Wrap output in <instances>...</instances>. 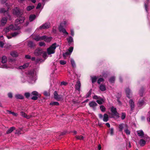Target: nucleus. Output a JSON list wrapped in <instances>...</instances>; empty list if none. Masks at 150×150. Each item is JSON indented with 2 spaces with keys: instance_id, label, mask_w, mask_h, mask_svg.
Listing matches in <instances>:
<instances>
[{
  "instance_id": "nucleus-17",
  "label": "nucleus",
  "mask_w": 150,
  "mask_h": 150,
  "mask_svg": "<svg viewBox=\"0 0 150 150\" xmlns=\"http://www.w3.org/2000/svg\"><path fill=\"white\" fill-rule=\"evenodd\" d=\"M45 38V36L44 35L42 36H36L34 39L36 41H38L43 40Z\"/></svg>"
},
{
  "instance_id": "nucleus-52",
  "label": "nucleus",
  "mask_w": 150,
  "mask_h": 150,
  "mask_svg": "<svg viewBox=\"0 0 150 150\" xmlns=\"http://www.w3.org/2000/svg\"><path fill=\"white\" fill-rule=\"evenodd\" d=\"M24 95L26 98H28L30 96V94L29 93L26 92L25 93Z\"/></svg>"
},
{
  "instance_id": "nucleus-19",
  "label": "nucleus",
  "mask_w": 150,
  "mask_h": 150,
  "mask_svg": "<svg viewBox=\"0 0 150 150\" xmlns=\"http://www.w3.org/2000/svg\"><path fill=\"white\" fill-rule=\"evenodd\" d=\"M8 19V17L6 16L2 18L1 22L2 25H4L6 23Z\"/></svg>"
},
{
  "instance_id": "nucleus-9",
  "label": "nucleus",
  "mask_w": 150,
  "mask_h": 150,
  "mask_svg": "<svg viewBox=\"0 0 150 150\" xmlns=\"http://www.w3.org/2000/svg\"><path fill=\"white\" fill-rule=\"evenodd\" d=\"M0 13H4V15H7V16L8 17H10V16L9 14L8 10L6 11L4 8H2L0 9Z\"/></svg>"
},
{
  "instance_id": "nucleus-45",
  "label": "nucleus",
  "mask_w": 150,
  "mask_h": 150,
  "mask_svg": "<svg viewBox=\"0 0 150 150\" xmlns=\"http://www.w3.org/2000/svg\"><path fill=\"white\" fill-rule=\"evenodd\" d=\"M100 109L102 112H105V111L106 108L103 105H102L100 106Z\"/></svg>"
},
{
  "instance_id": "nucleus-23",
  "label": "nucleus",
  "mask_w": 150,
  "mask_h": 150,
  "mask_svg": "<svg viewBox=\"0 0 150 150\" xmlns=\"http://www.w3.org/2000/svg\"><path fill=\"white\" fill-rule=\"evenodd\" d=\"M146 142L145 140L141 139L139 141V143L141 146H143L145 145Z\"/></svg>"
},
{
  "instance_id": "nucleus-44",
  "label": "nucleus",
  "mask_w": 150,
  "mask_h": 150,
  "mask_svg": "<svg viewBox=\"0 0 150 150\" xmlns=\"http://www.w3.org/2000/svg\"><path fill=\"white\" fill-rule=\"evenodd\" d=\"M124 124H121L119 125L118 127L120 131L121 132L122 131L124 127Z\"/></svg>"
},
{
  "instance_id": "nucleus-8",
  "label": "nucleus",
  "mask_w": 150,
  "mask_h": 150,
  "mask_svg": "<svg viewBox=\"0 0 150 150\" xmlns=\"http://www.w3.org/2000/svg\"><path fill=\"white\" fill-rule=\"evenodd\" d=\"M89 105L90 107L92 108L94 110H95L96 109V107L97 105V104L94 101H91L89 103Z\"/></svg>"
},
{
  "instance_id": "nucleus-13",
  "label": "nucleus",
  "mask_w": 150,
  "mask_h": 150,
  "mask_svg": "<svg viewBox=\"0 0 150 150\" xmlns=\"http://www.w3.org/2000/svg\"><path fill=\"white\" fill-rule=\"evenodd\" d=\"M81 87V83L79 80H78L76 82L75 85L76 89L79 91H80V88Z\"/></svg>"
},
{
  "instance_id": "nucleus-48",
  "label": "nucleus",
  "mask_w": 150,
  "mask_h": 150,
  "mask_svg": "<svg viewBox=\"0 0 150 150\" xmlns=\"http://www.w3.org/2000/svg\"><path fill=\"white\" fill-rule=\"evenodd\" d=\"M31 94L32 95L34 96H38V93L35 91H33L32 93Z\"/></svg>"
},
{
  "instance_id": "nucleus-7",
  "label": "nucleus",
  "mask_w": 150,
  "mask_h": 150,
  "mask_svg": "<svg viewBox=\"0 0 150 150\" xmlns=\"http://www.w3.org/2000/svg\"><path fill=\"white\" fill-rule=\"evenodd\" d=\"M13 14L17 16H19L22 14L19 9L18 7H16L13 10Z\"/></svg>"
},
{
  "instance_id": "nucleus-35",
  "label": "nucleus",
  "mask_w": 150,
  "mask_h": 150,
  "mask_svg": "<svg viewBox=\"0 0 150 150\" xmlns=\"http://www.w3.org/2000/svg\"><path fill=\"white\" fill-rule=\"evenodd\" d=\"M126 129L125 130L124 132L127 135H129L130 134V131L128 129V127L127 125H125Z\"/></svg>"
},
{
  "instance_id": "nucleus-3",
  "label": "nucleus",
  "mask_w": 150,
  "mask_h": 150,
  "mask_svg": "<svg viewBox=\"0 0 150 150\" xmlns=\"http://www.w3.org/2000/svg\"><path fill=\"white\" fill-rule=\"evenodd\" d=\"M57 44L55 43L53 44L49 47L47 49V52L48 54L50 55L54 53L57 47Z\"/></svg>"
},
{
  "instance_id": "nucleus-39",
  "label": "nucleus",
  "mask_w": 150,
  "mask_h": 150,
  "mask_svg": "<svg viewBox=\"0 0 150 150\" xmlns=\"http://www.w3.org/2000/svg\"><path fill=\"white\" fill-rule=\"evenodd\" d=\"M115 77L114 76H112L110 78L109 81L111 83H113L114 82Z\"/></svg>"
},
{
  "instance_id": "nucleus-26",
  "label": "nucleus",
  "mask_w": 150,
  "mask_h": 150,
  "mask_svg": "<svg viewBox=\"0 0 150 150\" xmlns=\"http://www.w3.org/2000/svg\"><path fill=\"white\" fill-rule=\"evenodd\" d=\"M100 89L102 91H104L106 90V88L105 85L101 84L99 86Z\"/></svg>"
},
{
  "instance_id": "nucleus-6",
  "label": "nucleus",
  "mask_w": 150,
  "mask_h": 150,
  "mask_svg": "<svg viewBox=\"0 0 150 150\" xmlns=\"http://www.w3.org/2000/svg\"><path fill=\"white\" fill-rule=\"evenodd\" d=\"M54 98L57 101H60L62 98L61 95H58L57 91H55L54 93Z\"/></svg>"
},
{
  "instance_id": "nucleus-5",
  "label": "nucleus",
  "mask_w": 150,
  "mask_h": 150,
  "mask_svg": "<svg viewBox=\"0 0 150 150\" xmlns=\"http://www.w3.org/2000/svg\"><path fill=\"white\" fill-rule=\"evenodd\" d=\"M110 111L112 113L113 115L115 116L117 118L119 117V114L117 111L116 108L112 106L110 108Z\"/></svg>"
},
{
  "instance_id": "nucleus-49",
  "label": "nucleus",
  "mask_w": 150,
  "mask_h": 150,
  "mask_svg": "<svg viewBox=\"0 0 150 150\" xmlns=\"http://www.w3.org/2000/svg\"><path fill=\"white\" fill-rule=\"evenodd\" d=\"M144 91V88H142L140 90L139 94H140V96H143V93Z\"/></svg>"
},
{
  "instance_id": "nucleus-62",
  "label": "nucleus",
  "mask_w": 150,
  "mask_h": 150,
  "mask_svg": "<svg viewBox=\"0 0 150 150\" xmlns=\"http://www.w3.org/2000/svg\"><path fill=\"white\" fill-rule=\"evenodd\" d=\"M4 45V43L2 41H0V47L3 48Z\"/></svg>"
},
{
  "instance_id": "nucleus-57",
  "label": "nucleus",
  "mask_w": 150,
  "mask_h": 150,
  "mask_svg": "<svg viewBox=\"0 0 150 150\" xmlns=\"http://www.w3.org/2000/svg\"><path fill=\"white\" fill-rule=\"evenodd\" d=\"M39 45L40 46H45V44L44 42H39Z\"/></svg>"
},
{
  "instance_id": "nucleus-54",
  "label": "nucleus",
  "mask_w": 150,
  "mask_h": 150,
  "mask_svg": "<svg viewBox=\"0 0 150 150\" xmlns=\"http://www.w3.org/2000/svg\"><path fill=\"white\" fill-rule=\"evenodd\" d=\"M103 100L101 99V100H96V102L99 104L101 105L102 103V101Z\"/></svg>"
},
{
  "instance_id": "nucleus-4",
  "label": "nucleus",
  "mask_w": 150,
  "mask_h": 150,
  "mask_svg": "<svg viewBox=\"0 0 150 150\" xmlns=\"http://www.w3.org/2000/svg\"><path fill=\"white\" fill-rule=\"evenodd\" d=\"M50 22H46L39 26L38 28H37V29L39 30L42 29H47L50 27Z\"/></svg>"
},
{
  "instance_id": "nucleus-11",
  "label": "nucleus",
  "mask_w": 150,
  "mask_h": 150,
  "mask_svg": "<svg viewBox=\"0 0 150 150\" xmlns=\"http://www.w3.org/2000/svg\"><path fill=\"white\" fill-rule=\"evenodd\" d=\"M20 33V31H18L17 32H15L13 33H12L11 34V36H9L7 35V36L8 39H10L13 37H15Z\"/></svg>"
},
{
  "instance_id": "nucleus-34",
  "label": "nucleus",
  "mask_w": 150,
  "mask_h": 150,
  "mask_svg": "<svg viewBox=\"0 0 150 150\" xmlns=\"http://www.w3.org/2000/svg\"><path fill=\"white\" fill-rule=\"evenodd\" d=\"M7 61V57L5 56H3L2 57L1 62L3 63H5Z\"/></svg>"
},
{
  "instance_id": "nucleus-31",
  "label": "nucleus",
  "mask_w": 150,
  "mask_h": 150,
  "mask_svg": "<svg viewBox=\"0 0 150 150\" xmlns=\"http://www.w3.org/2000/svg\"><path fill=\"white\" fill-rule=\"evenodd\" d=\"M70 62L72 67L73 68L76 67V65L74 60L71 58L70 59Z\"/></svg>"
},
{
  "instance_id": "nucleus-30",
  "label": "nucleus",
  "mask_w": 150,
  "mask_h": 150,
  "mask_svg": "<svg viewBox=\"0 0 150 150\" xmlns=\"http://www.w3.org/2000/svg\"><path fill=\"white\" fill-rule=\"evenodd\" d=\"M145 104V102L143 100L139 101L138 103V105L139 107H141Z\"/></svg>"
},
{
  "instance_id": "nucleus-51",
  "label": "nucleus",
  "mask_w": 150,
  "mask_h": 150,
  "mask_svg": "<svg viewBox=\"0 0 150 150\" xmlns=\"http://www.w3.org/2000/svg\"><path fill=\"white\" fill-rule=\"evenodd\" d=\"M117 101L118 102V104L120 105H122V103L121 102V101H120V97H117Z\"/></svg>"
},
{
  "instance_id": "nucleus-2",
  "label": "nucleus",
  "mask_w": 150,
  "mask_h": 150,
  "mask_svg": "<svg viewBox=\"0 0 150 150\" xmlns=\"http://www.w3.org/2000/svg\"><path fill=\"white\" fill-rule=\"evenodd\" d=\"M27 77L28 81L32 84L35 83L37 79L36 75L34 70L28 71Z\"/></svg>"
},
{
  "instance_id": "nucleus-16",
  "label": "nucleus",
  "mask_w": 150,
  "mask_h": 150,
  "mask_svg": "<svg viewBox=\"0 0 150 150\" xmlns=\"http://www.w3.org/2000/svg\"><path fill=\"white\" fill-rule=\"evenodd\" d=\"M67 40L69 45H72V44H73V43H72L74 42L73 39L72 37L69 36L68 38L67 39Z\"/></svg>"
},
{
  "instance_id": "nucleus-55",
  "label": "nucleus",
  "mask_w": 150,
  "mask_h": 150,
  "mask_svg": "<svg viewBox=\"0 0 150 150\" xmlns=\"http://www.w3.org/2000/svg\"><path fill=\"white\" fill-rule=\"evenodd\" d=\"M59 63L61 65H64L66 64V62L63 60H61L59 61Z\"/></svg>"
},
{
  "instance_id": "nucleus-59",
  "label": "nucleus",
  "mask_w": 150,
  "mask_h": 150,
  "mask_svg": "<svg viewBox=\"0 0 150 150\" xmlns=\"http://www.w3.org/2000/svg\"><path fill=\"white\" fill-rule=\"evenodd\" d=\"M73 47H70L68 49V51L69 52L71 53L73 51Z\"/></svg>"
},
{
  "instance_id": "nucleus-1",
  "label": "nucleus",
  "mask_w": 150,
  "mask_h": 150,
  "mask_svg": "<svg viewBox=\"0 0 150 150\" xmlns=\"http://www.w3.org/2000/svg\"><path fill=\"white\" fill-rule=\"evenodd\" d=\"M24 20V18L22 16H20L15 21L14 25L11 24L8 27L5 29L4 31L6 33L8 32L10 30H17L20 28V27L19 25L23 22Z\"/></svg>"
},
{
  "instance_id": "nucleus-43",
  "label": "nucleus",
  "mask_w": 150,
  "mask_h": 150,
  "mask_svg": "<svg viewBox=\"0 0 150 150\" xmlns=\"http://www.w3.org/2000/svg\"><path fill=\"white\" fill-rule=\"evenodd\" d=\"M66 23V21H64L60 23L59 26L65 27Z\"/></svg>"
},
{
  "instance_id": "nucleus-60",
  "label": "nucleus",
  "mask_w": 150,
  "mask_h": 150,
  "mask_svg": "<svg viewBox=\"0 0 150 150\" xmlns=\"http://www.w3.org/2000/svg\"><path fill=\"white\" fill-rule=\"evenodd\" d=\"M67 84V83L65 81H63L61 83L60 85L61 86L64 85L66 86Z\"/></svg>"
},
{
  "instance_id": "nucleus-50",
  "label": "nucleus",
  "mask_w": 150,
  "mask_h": 150,
  "mask_svg": "<svg viewBox=\"0 0 150 150\" xmlns=\"http://www.w3.org/2000/svg\"><path fill=\"white\" fill-rule=\"evenodd\" d=\"M126 117V114L124 112H122L121 114V118L122 120H124Z\"/></svg>"
},
{
  "instance_id": "nucleus-24",
  "label": "nucleus",
  "mask_w": 150,
  "mask_h": 150,
  "mask_svg": "<svg viewBox=\"0 0 150 150\" xmlns=\"http://www.w3.org/2000/svg\"><path fill=\"white\" fill-rule=\"evenodd\" d=\"M15 129V127H11L6 131V134H9L12 132Z\"/></svg>"
},
{
  "instance_id": "nucleus-61",
  "label": "nucleus",
  "mask_w": 150,
  "mask_h": 150,
  "mask_svg": "<svg viewBox=\"0 0 150 150\" xmlns=\"http://www.w3.org/2000/svg\"><path fill=\"white\" fill-rule=\"evenodd\" d=\"M38 96H35L32 97L31 99L33 100H37L38 98Z\"/></svg>"
},
{
  "instance_id": "nucleus-58",
  "label": "nucleus",
  "mask_w": 150,
  "mask_h": 150,
  "mask_svg": "<svg viewBox=\"0 0 150 150\" xmlns=\"http://www.w3.org/2000/svg\"><path fill=\"white\" fill-rule=\"evenodd\" d=\"M8 97L10 98H11L13 97V94L11 92L8 93Z\"/></svg>"
},
{
  "instance_id": "nucleus-37",
  "label": "nucleus",
  "mask_w": 150,
  "mask_h": 150,
  "mask_svg": "<svg viewBox=\"0 0 150 150\" xmlns=\"http://www.w3.org/2000/svg\"><path fill=\"white\" fill-rule=\"evenodd\" d=\"M144 139L146 142H149L150 141V138L146 135H145L143 136Z\"/></svg>"
},
{
  "instance_id": "nucleus-56",
  "label": "nucleus",
  "mask_w": 150,
  "mask_h": 150,
  "mask_svg": "<svg viewBox=\"0 0 150 150\" xmlns=\"http://www.w3.org/2000/svg\"><path fill=\"white\" fill-rule=\"evenodd\" d=\"M103 81V79L102 78H100L98 79V84H100V83Z\"/></svg>"
},
{
  "instance_id": "nucleus-32",
  "label": "nucleus",
  "mask_w": 150,
  "mask_h": 150,
  "mask_svg": "<svg viewBox=\"0 0 150 150\" xmlns=\"http://www.w3.org/2000/svg\"><path fill=\"white\" fill-rule=\"evenodd\" d=\"M45 36V38L43 39L45 41L47 42H50L52 40V38L51 37H47L46 35H44Z\"/></svg>"
},
{
  "instance_id": "nucleus-36",
  "label": "nucleus",
  "mask_w": 150,
  "mask_h": 150,
  "mask_svg": "<svg viewBox=\"0 0 150 150\" xmlns=\"http://www.w3.org/2000/svg\"><path fill=\"white\" fill-rule=\"evenodd\" d=\"M76 138L77 139L83 140L84 137L82 135L76 136Z\"/></svg>"
},
{
  "instance_id": "nucleus-40",
  "label": "nucleus",
  "mask_w": 150,
  "mask_h": 150,
  "mask_svg": "<svg viewBox=\"0 0 150 150\" xmlns=\"http://www.w3.org/2000/svg\"><path fill=\"white\" fill-rule=\"evenodd\" d=\"M92 91V89H91L89 90V91L86 94V98H88L89 97L91 96V92Z\"/></svg>"
},
{
  "instance_id": "nucleus-29",
  "label": "nucleus",
  "mask_w": 150,
  "mask_h": 150,
  "mask_svg": "<svg viewBox=\"0 0 150 150\" xmlns=\"http://www.w3.org/2000/svg\"><path fill=\"white\" fill-rule=\"evenodd\" d=\"M36 16L35 15H31L30 16L29 18V20L31 22L33 21L35 18Z\"/></svg>"
},
{
  "instance_id": "nucleus-41",
  "label": "nucleus",
  "mask_w": 150,
  "mask_h": 150,
  "mask_svg": "<svg viewBox=\"0 0 150 150\" xmlns=\"http://www.w3.org/2000/svg\"><path fill=\"white\" fill-rule=\"evenodd\" d=\"M50 105H59V103L57 102H52L50 103Z\"/></svg>"
},
{
  "instance_id": "nucleus-63",
  "label": "nucleus",
  "mask_w": 150,
  "mask_h": 150,
  "mask_svg": "<svg viewBox=\"0 0 150 150\" xmlns=\"http://www.w3.org/2000/svg\"><path fill=\"white\" fill-rule=\"evenodd\" d=\"M1 67L3 68L7 69L8 68V66L6 64L2 65L1 66Z\"/></svg>"
},
{
  "instance_id": "nucleus-10",
  "label": "nucleus",
  "mask_w": 150,
  "mask_h": 150,
  "mask_svg": "<svg viewBox=\"0 0 150 150\" xmlns=\"http://www.w3.org/2000/svg\"><path fill=\"white\" fill-rule=\"evenodd\" d=\"M43 50L41 49H36L34 52V54L36 56L41 55L43 52Z\"/></svg>"
},
{
  "instance_id": "nucleus-15",
  "label": "nucleus",
  "mask_w": 150,
  "mask_h": 150,
  "mask_svg": "<svg viewBox=\"0 0 150 150\" xmlns=\"http://www.w3.org/2000/svg\"><path fill=\"white\" fill-rule=\"evenodd\" d=\"M30 63L27 62L24 64L18 67V69H23L27 68L29 65Z\"/></svg>"
},
{
  "instance_id": "nucleus-33",
  "label": "nucleus",
  "mask_w": 150,
  "mask_h": 150,
  "mask_svg": "<svg viewBox=\"0 0 150 150\" xmlns=\"http://www.w3.org/2000/svg\"><path fill=\"white\" fill-rule=\"evenodd\" d=\"M98 78V77H96V76L91 77V79L92 83H95L97 79Z\"/></svg>"
},
{
  "instance_id": "nucleus-47",
  "label": "nucleus",
  "mask_w": 150,
  "mask_h": 150,
  "mask_svg": "<svg viewBox=\"0 0 150 150\" xmlns=\"http://www.w3.org/2000/svg\"><path fill=\"white\" fill-rule=\"evenodd\" d=\"M109 132L111 135L112 136L114 134V128H111L109 129Z\"/></svg>"
},
{
  "instance_id": "nucleus-20",
  "label": "nucleus",
  "mask_w": 150,
  "mask_h": 150,
  "mask_svg": "<svg viewBox=\"0 0 150 150\" xmlns=\"http://www.w3.org/2000/svg\"><path fill=\"white\" fill-rule=\"evenodd\" d=\"M125 93L127 97L129 98L130 97V94L131 93L130 89L128 88H126L125 89Z\"/></svg>"
},
{
  "instance_id": "nucleus-21",
  "label": "nucleus",
  "mask_w": 150,
  "mask_h": 150,
  "mask_svg": "<svg viewBox=\"0 0 150 150\" xmlns=\"http://www.w3.org/2000/svg\"><path fill=\"white\" fill-rule=\"evenodd\" d=\"M137 134L140 137H143L144 135V133L142 130L137 131Z\"/></svg>"
},
{
  "instance_id": "nucleus-14",
  "label": "nucleus",
  "mask_w": 150,
  "mask_h": 150,
  "mask_svg": "<svg viewBox=\"0 0 150 150\" xmlns=\"http://www.w3.org/2000/svg\"><path fill=\"white\" fill-rule=\"evenodd\" d=\"M129 103L131 108V110L132 111L134 110L135 107L134 102L132 99H131L129 100Z\"/></svg>"
},
{
  "instance_id": "nucleus-27",
  "label": "nucleus",
  "mask_w": 150,
  "mask_h": 150,
  "mask_svg": "<svg viewBox=\"0 0 150 150\" xmlns=\"http://www.w3.org/2000/svg\"><path fill=\"white\" fill-rule=\"evenodd\" d=\"M10 55L14 57H16L18 56L17 53L15 51L11 52L10 53Z\"/></svg>"
},
{
  "instance_id": "nucleus-28",
  "label": "nucleus",
  "mask_w": 150,
  "mask_h": 150,
  "mask_svg": "<svg viewBox=\"0 0 150 150\" xmlns=\"http://www.w3.org/2000/svg\"><path fill=\"white\" fill-rule=\"evenodd\" d=\"M15 96L17 99H23L24 98V97L22 95L19 94H16Z\"/></svg>"
},
{
  "instance_id": "nucleus-53",
  "label": "nucleus",
  "mask_w": 150,
  "mask_h": 150,
  "mask_svg": "<svg viewBox=\"0 0 150 150\" xmlns=\"http://www.w3.org/2000/svg\"><path fill=\"white\" fill-rule=\"evenodd\" d=\"M42 56L45 59L47 57V53L43 51V52L42 53Z\"/></svg>"
},
{
  "instance_id": "nucleus-64",
  "label": "nucleus",
  "mask_w": 150,
  "mask_h": 150,
  "mask_svg": "<svg viewBox=\"0 0 150 150\" xmlns=\"http://www.w3.org/2000/svg\"><path fill=\"white\" fill-rule=\"evenodd\" d=\"M25 58L27 59H30L31 57L30 55H26L25 56Z\"/></svg>"
},
{
  "instance_id": "nucleus-42",
  "label": "nucleus",
  "mask_w": 150,
  "mask_h": 150,
  "mask_svg": "<svg viewBox=\"0 0 150 150\" xmlns=\"http://www.w3.org/2000/svg\"><path fill=\"white\" fill-rule=\"evenodd\" d=\"M35 7V6H28L26 10L28 11H30L31 10L33 9Z\"/></svg>"
},
{
  "instance_id": "nucleus-25",
  "label": "nucleus",
  "mask_w": 150,
  "mask_h": 150,
  "mask_svg": "<svg viewBox=\"0 0 150 150\" xmlns=\"http://www.w3.org/2000/svg\"><path fill=\"white\" fill-rule=\"evenodd\" d=\"M21 115L23 117L26 118L27 119L30 118V116H28L23 111H21L20 112Z\"/></svg>"
},
{
  "instance_id": "nucleus-38",
  "label": "nucleus",
  "mask_w": 150,
  "mask_h": 150,
  "mask_svg": "<svg viewBox=\"0 0 150 150\" xmlns=\"http://www.w3.org/2000/svg\"><path fill=\"white\" fill-rule=\"evenodd\" d=\"M149 0H146V2L144 3V6L146 11V12H148V4L149 2Z\"/></svg>"
},
{
  "instance_id": "nucleus-18",
  "label": "nucleus",
  "mask_w": 150,
  "mask_h": 150,
  "mask_svg": "<svg viewBox=\"0 0 150 150\" xmlns=\"http://www.w3.org/2000/svg\"><path fill=\"white\" fill-rule=\"evenodd\" d=\"M28 45L29 47L31 48H33L35 46V43L32 41H28Z\"/></svg>"
},
{
  "instance_id": "nucleus-12",
  "label": "nucleus",
  "mask_w": 150,
  "mask_h": 150,
  "mask_svg": "<svg viewBox=\"0 0 150 150\" xmlns=\"http://www.w3.org/2000/svg\"><path fill=\"white\" fill-rule=\"evenodd\" d=\"M64 28V27L59 26L58 28L59 31L60 33H62L64 34H66L67 35H68V33Z\"/></svg>"
},
{
  "instance_id": "nucleus-22",
  "label": "nucleus",
  "mask_w": 150,
  "mask_h": 150,
  "mask_svg": "<svg viewBox=\"0 0 150 150\" xmlns=\"http://www.w3.org/2000/svg\"><path fill=\"white\" fill-rule=\"evenodd\" d=\"M109 120L108 115L106 113L104 114L103 117V120L104 122H107Z\"/></svg>"
},
{
  "instance_id": "nucleus-46",
  "label": "nucleus",
  "mask_w": 150,
  "mask_h": 150,
  "mask_svg": "<svg viewBox=\"0 0 150 150\" xmlns=\"http://www.w3.org/2000/svg\"><path fill=\"white\" fill-rule=\"evenodd\" d=\"M22 131V129H17L16 130L15 132L16 134H21V132Z\"/></svg>"
}]
</instances>
